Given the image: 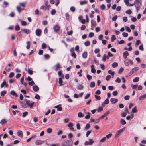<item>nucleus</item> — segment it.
I'll return each instance as SVG.
<instances>
[{"label":"nucleus","mask_w":146,"mask_h":146,"mask_svg":"<svg viewBox=\"0 0 146 146\" xmlns=\"http://www.w3.org/2000/svg\"><path fill=\"white\" fill-rule=\"evenodd\" d=\"M131 87L133 89H135L137 90V85L132 84L131 85Z\"/></svg>","instance_id":"cd10ccee"},{"label":"nucleus","mask_w":146,"mask_h":146,"mask_svg":"<svg viewBox=\"0 0 146 146\" xmlns=\"http://www.w3.org/2000/svg\"><path fill=\"white\" fill-rule=\"evenodd\" d=\"M106 137H104L100 140V142H104L106 140Z\"/></svg>","instance_id":"f704fd0d"},{"label":"nucleus","mask_w":146,"mask_h":146,"mask_svg":"<svg viewBox=\"0 0 146 146\" xmlns=\"http://www.w3.org/2000/svg\"><path fill=\"white\" fill-rule=\"evenodd\" d=\"M122 35L123 37H126L128 36V34L127 33L124 32L122 33Z\"/></svg>","instance_id":"603ef678"},{"label":"nucleus","mask_w":146,"mask_h":146,"mask_svg":"<svg viewBox=\"0 0 146 146\" xmlns=\"http://www.w3.org/2000/svg\"><path fill=\"white\" fill-rule=\"evenodd\" d=\"M7 93V91L5 90L3 91L1 93V95L2 96H4Z\"/></svg>","instance_id":"7c9ffc66"},{"label":"nucleus","mask_w":146,"mask_h":146,"mask_svg":"<svg viewBox=\"0 0 146 146\" xmlns=\"http://www.w3.org/2000/svg\"><path fill=\"white\" fill-rule=\"evenodd\" d=\"M116 39V38H115V36L114 35H112L111 38V41L112 42H113L114 40H115Z\"/></svg>","instance_id":"37998d69"},{"label":"nucleus","mask_w":146,"mask_h":146,"mask_svg":"<svg viewBox=\"0 0 146 146\" xmlns=\"http://www.w3.org/2000/svg\"><path fill=\"white\" fill-rule=\"evenodd\" d=\"M18 136L22 138L23 137L22 131L20 130L18 131L17 132Z\"/></svg>","instance_id":"9b49d317"},{"label":"nucleus","mask_w":146,"mask_h":146,"mask_svg":"<svg viewBox=\"0 0 146 146\" xmlns=\"http://www.w3.org/2000/svg\"><path fill=\"white\" fill-rule=\"evenodd\" d=\"M88 2L86 0H84L83 1H81L80 2V4L81 5H83L86 4Z\"/></svg>","instance_id":"c756f323"},{"label":"nucleus","mask_w":146,"mask_h":146,"mask_svg":"<svg viewBox=\"0 0 146 146\" xmlns=\"http://www.w3.org/2000/svg\"><path fill=\"white\" fill-rule=\"evenodd\" d=\"M130 96L129 95H127L124 97V99L125 100H128L129 99Z\"/></svg>","instance_id":"774afa93"},{"label":"nucleus","mask_w":146,"mask_h":146,"mask_svg":"<svg viewBox=\"0 0 146 146\" xmlns=\"http://www.w3.org/2000/svg\"><path fill=\"white\" fill-rule=\"evenodd\" d=\"M26 3V2L24 3H19V5L20 6L24 7H25V4Z\"/></svg>","instance_id":"4c0bfd02"},{"label":"nucleus","mask_w":146,"mask_h":146,"mask_svg":"<svg viewBox=\"0 0 146 146\" xmlns=\"http://www.w3.org/2000/svg\"><path fill=\"white\" fill-rule=\"evenodd\" d=\"M34 103V102L31 103L30 100L27 99H24L22 103V106L24 108L29 107L30 108H31Z\"/></svg>","instance_id":"f257e3e1"},{"label":"nucleus","mask_w":146,"mask_h":146,"mask_svg":"<svg viewBox=\"0 0 146 146\" xmlns=\"http://www.w3.org/2000/svg\"><path fill=\"white\" fill-rule=\"evenodd\" d=\"M87 55L88 54L87 52H86L85 51L82 54V56L83 58L85 59L86 58H87Z\"/></svg>","instance_id":"a211bd4d"},{"label":"nucleus","mask_w":146,"mask_h":146,"mask_svg":"<svg viewBox=\"0 0 146 146\" xmlns=\"http://www.w3.org/2000/svg\"><path fill=\"white\" fill-rule=\"evenodd\" d=\"M125 28L127 31L129 32H131V30L129 27H128L127 26H125Z\"/></svg>","instance_id":"5fc2aeb1"},{"label":"nucleus","mask_w":146,"mask_h":146,"mask_svg":"<svg viewBox=\"0 0 146 146\" xmlns=\"http://www.w3.org/2000/svg\"><path fill=\"white\" fill-rule=\"evenodd\" d=\"M124 64L125 66H127L129 65V61L128 60L126 59L124 61Z\"/></svg>","instance_id":"72a5a7b5"},{"label":"nucleus","mask_w":146,"mask_h":146,"mask_svg":"<svg viewBox=\"0 0 146 146\" xmlns=\"http://www.w3.org/2000/svg\"><path fill=\"white\" fill-rule=\"evenodd\" d=\"M76 88L78 90H81L83 89V87L82 84H78L77 85Z\"/></svg>","instance_id":"aec40b11"},{"label":"nucleus","mask_w":146,"mask_h":146,"mask_svg":"<svg viewBox=\"0 0 146 146\" xmlns=\"http://www.w3.org/2000/svg\"><path fill=\"white\" fill-rule=\"evenodd\" d=\"M95 84L94 82H90V87L91 88H93L95 86Z\"/></svg>","instance_id":"bb28decb"},{"label":"nucleus","mask_w":146,"mask_h":146,"mask_svg":"<svg viewBox=\"0 0 146 146\" xmlns=\"http://www.w3.org/2000/svg\"><path fill=\"white\" fill-rule=\"evenodd\" d=\"M115 81L117 83H120L121 82V79L119 77H117L115 80Z\"/></svg>","instance_id":"13d9d810"},{"label":"nucleus","mask_w":146,"mask_h":146,"mask_svg":"<svg viewBox=\"0 0 146 146\" xmlns=\"http://www.w3.org/2000/svg\"><path fill=\"white\" fill-rule=\"evenodd\" d=\"M84 44L86 46H89L90 45V41H86L84 43Z\"/></svg>","instance_id":"c9c22d12"},{"label":"nucleus","mask_w":146,"mask_h":146,"mask_svg":"<svg viewBox=\"0 0 146 146\" xmlns=\"http://www.w3.org/2000/svg\"><path fill=\"white\" fill-rule=\"evenodd\" d=\"M60 105H59L56 106H54V108L57 109V110L58 111H61L62 110V107L60 106Z\"/></svg>","instance_id":"f8f14e48"},{"label":"nucleus","mask_w":146,"mask_h":146,"mask_svg":"<svg viewBox=\"0 0 146 146\" xmlns=\"http://www.w3.org/2000/svg\"><path fill=\"white\" fill-rule=\"evenodd\" d=\"M91 27L95 26L97 25V23L96 21L94 20H91Z\"/></svg>","instance_id":"dca6fc26"},{"label":"nucleus","mask_w":146,"mask_h":146,"mask_svg":"<svg viewBox=\"0 0 146 146\" xmlns=\"http://www.w3.org/2000/svg\"><path fill=\"white\" fill-rule=\"evenodd\" d=\"M63 82V81L62 80V78H59V81H58V83L59 84H60V85H59L60 86H62L63 85V84L62 83Z\"/></svg>","instance_id":"393cba45"},{"label":"nucleus","mask_w":146,"mask_h":146,"mask_svg":"<svg viewBox=\"0 0 146 146\" xmlns=\"http://www.w3.org/2000/svg\"><path fill=\"white\" fill-rule=\"evenodd\" d=\"M139 80V77H136L133 80V82H138Z\"/></svg>","instance_id":"79ce46f5"},{"label":"nucleus","mask_w":146,"mask_h":146,"mask_svg":"<svg viewBox=\"0 0 146 146\" xmlns=\"http://www.w3.org/2000/svg\"><path fill=\"white\" fill-rule=\"evenodd\" d=\"M124 69L122 67H121L119 69L118 72V73L119 74H120L123 71Z\"/></svg>","instance_id":"4d7b16f0"},{"label":"nucleus","mask_w":146,"mask_h":146,"mask_svg":"<svg viewBox=\"0 0 146 146\" xmlns=\"http://www.w3.org/2000/svg\"><path fill=\"white\" fill-rule=\"evenodd\" d=\"M146 98V93L141 96H139V100H143Z\"/></svg>","instance_id":"4be33fe9"},{"label":"nucleus","mask_w":146,"mask_h":146,"mask_svg":"<svg viewBox=\"0 0 146 146\" xmlns=\"http://www.w3.org/2000/svg\"><path fill=\"white\" fill-rule=\"evenodd\" d=\"M139 68L138 67L134 68L132 69L131 71L129 73V76H130L132 74H133L134 73L136 72L137 71V70H139Z\"/></svg>","instance_id":"20e7f679"},{"label":"nucleus","mask_w":146,"mask_h":146,"mask_svg":"<svg viewBox=\"0 0 146 146\" xmlns=\"http://www.w3.org/2000/svg\"><path fill=\"white\" fill-rule=\"evenodd\" d=\"M36 34L37 36H40L41 35V31L40 29H37L36 30Z\"/></svg>","instance_id":"1a4fd4ad"},{"label":"nucleus","mask_w":146,"mask_h":146,"mask_svg":"<svg viewBox=\"0 0 146 146\" xmlns=\"http://www.w3.org/2000/svg\"><path fill=\"white\" fill-rule=\"evenodd\" d=\"M125 127H124L117 131L115 136L117 137L119 136L121 133L125 131Z\"/></svg>","instance_id":"7ed1b4c3"},{"label":"nucleus","mask_w":146,"mask_h":146,"mask_svg":"<svg viewBox=\"0 0 146 146\" xmlns=\"http://www.w3.org/2000/svg\"><path fill=\"white\" fill-rule=\"evenodd\" d=\"M105 6L104 4H102L100 6L101 9L103 10H104L105 9Z\"/></svg>","instance_id":"0e129e2a"},{"label":"nucleus","mask_w":146,"mask_h":146,"mask_svg":"<svg viewBox=\"0 0 146 146\" xmlns=\"http://www.w3.org/2000/svg\"><path fill=\"white\" fill-rule=\"evenodd\" d=\"M4 86H5L6 87H7L8 86V84H7L5 80H3V82L1 84V88H3Z\"/></svg>","instance_id":"6e6552de"},{"label":"nucleus","mask_w":146,"mask_h":146,"mask_svg":"<svg viewBox=\"0 0 146 146\" xmlns=\"http://www.w3.org/2000/svg\"><path fill=\"white\" fill-rule=\"evenodd\" d=\"M126 14L130 15L132 13V11L130 9H129L126 11L125 12Z\"/></svg>","instance_id":"8fccbe9b"},{"label":"nucleus","mask_w":146,"mask_h":146,"mask_svg":"<svg viewBox=\"0 0 146 146\" xmlns=\"http://www.w3.org/2000/svg\"><path fill=\"white\" fill-rule=\"evenodd\" d=\"M33 89L35 92H36L39 90V88L37 86H35L33 87Z\"/></svg>","instance_id":"b1692460"},{"label":"nucleus","mask_w":146,"mask_h":146,"mask_svg":"<svg viewBox=\"0 0 146 146\" xmlns=\"http://www.w3.org/2000/svg\"><path fill=\"white\" fill-rule=\"evenodd\" d=\"M44 142L41 140H37L35 141V143L36 145H40L43 143Z\"/></svg>","instance_id":"f3484780"},{"label":"nucleus","mask_w":146,"mask_h":146,"mask_svg":"<svg viewBox=\"0 0 146 146\" xmlns=\"http://www.w3.org/2000/svg\"><path fill=\"white\" fill-rule=\"evenodd\" d=\"M15 29L16 31H19L20 29V27L18 25H17L15 27Z\"/></svg>","instance_id":"09e8293b"},{"label":"nucleus","mask_w":146,"mask_h":146,"mask_svg":"<svg viewBox=\"0 0 146 146\" xmlns=\"http://www.w3.org/2000/svg\"><path fill=\"white\" fill-rule=\"evenodd\" d=\"M10 94L13 96H15V97H17L18 96L17 94L14 90L11 91L10 92Z\"/></svg>","instance_id":"5701e85b"},{"label":"nucleus","mask_w":146,"mask_h":146,"mask_svg":"<svg viewBox=\"0 0 146 146\" xmlns=\"http://www.w3.org/2000/svg\"><path fill=\"white\" fill-rule=\"evenodd\" d=\"M129 55V54L127 51L123 53V56L125 59H126L127 57Z\"/></svg>","instance_id":"2eb2a0df"},{"label":"nucleus","mask_w":146,"mask_h":146,"mask_svg":"<svg viewBox=\"0 0 146 146\" xmlns=\"http://www.w3.org/2000/svg\"><path fill=\"white\" fill-rule=\"evenodd\" d=\"M45 5L46 6L45 10H48L49 9V8L50 7V5H48V2L47 1H46L45 2Z\"/></svg>","instance_id":"6ab92c4d"},{"label":"nucleus","mask_w":146,"mask_h":146,"mask_svg":"<svg viewBox=\"0 0 146 146\" xmlns=\"http://www.w3.org/2000/svg\"><path fill=\"white\" fill-rule=\"evenodd\" d=\"M59 68L60 64L58 63L56 65L54 66L53 68L55 70L57 71Z\"/></svg>","instance_id":"9d476101"},{"label":"nucleus","mask_w":146,"mask_h":146,"mask_svg":"<svg viewBox=\"0 0 146 146\" xmlns=\"http://www.w3.org/2000/svg\"><path fill=\"white\" fill-rule=\"evenodd\" d=\"M141 0H135L134 1V5L136 8L137 11H139L142 5Z\"/></svg>","instance_id":"f03ea898"},{"label":"nucleus","mask_w":146,"mask_h":146,"mask_svg":"<svg viewBox=\"0 0 146 146\" xmlns=\"http://www.w3.org/2000/svg\"><path fill=\"white\" fill-rule=\"evenodd\" d=\"M70 10L72 12H74L75 11V9L74 7H71L70 8Z\"/></svg>","instance_id":"e2e57ef3"},{"label":"nucleus","mask_w":146,"mask_h":146,"mask_svg":"<svg viewBox=\"0 0 146 146\" xmlns=\"http://www.w3.org/2000/svg\"><path fill=\"white\" fill-rule=\"evenodd\" d=\"M16 9L20 13L21 11V9L20 7L19 6H17L16 7Z\"/></svg>","instance_id":"de8ad7c7"},{"label":"nucleus","mask_w":146,"mask_h":146,"mask_svg":"<svg viewBox=\"0 0 146 146\" xmlns=\"http://www.w3.org/2000/svg\"><path fill=\"white\" fill-rule=\"evenodd\" d=\"M91 121H90V122H93L95 123H97L99 122V119H90Z\"/></svg>","instance_id":"ddd939ff"},{"label":"nucleus","mask_w":146,"mask_h":146,"mask_svg":"<svg viewBox=\"0 0 146 146\" xmlns=\"http://www.w3.org/2000/svg\"><path fill=\"white\" fill-rule=\"evenodd\" d=\"M132 112L134 113H136L137 111V107L136 106H135L134 107L132 110Z\"/></svg>","instance_id":"e433bc0d"},{"label":"nucleus","mask_w":146,"mask_h":146,"mask_svg":"<svg viewBox=\"0 0 146 146\" xmlns=\"http://www.w3.org/2000/svg\"><path fill=\"white\" fill-rule=\"evenodd\" d=\"M56 13V10L54 9L52 10L50 12L51 14L53 15L55 14Z\"/></svg>","instance_id":"052dcab7"},{"label":"nucleus","mask_w":146,"mask_h":146,"mask_svg":"<svg viewBox=\"0 0 146 146\" xmlns=\"http://www.w3.org/2000/svg\"><path fill=\"white\" fill-rule=\"evenodd\" d=\"M111 78V76L110 75H108L106 77V80L107 81H109L110 79Z\"/></svg>","instance_id":"69168bd1"},{"label":"nucleus","mask_w":146,"mask_h":146,"mask_svg":"<svg viewBox=\"0 0 146 146\" xmlns=\"http://www.w3.org/2000/svg\"><path fill=\"white\" fill-rule=\"evenodd\" d=\"M142 89V87L141 85H139L138 86H137V90H141Z\"/></svg>","instance_id":"680f3d73"},{"label":"nucleus","mask_w":146,"mask_h":146,"mask_svg":"<svg viewBox=\"0 0 146 146\" xmlns=\"http://www.w3.org/2000/svg\"><path fill=\"white\" fill-rule=\"evenodd\" d=\"M66 20L68 21H69L70 18V15L68 13H66Z\"/></svg>","instance_id":"a18cd8bd"},{"label":"nucleus","mask_w":146,"mask_h":146,"mask_svg":"<svg viewBox=\"0 0 146 146\" xmlns=\"http://www.w3.org/2000/svg\"><path fill=\"white\" fill-rule=\"evenodd\" d=\"M21 31L22 32L27 34H29L31 33V31L29 29H21Z\"/></svg>","instance_id":"39448f33"},{"label":"nucleus","mask_w":146,"mask_h":146,"mask_svg":"<svg viewBox=\"0 0 146 146\" xmlns=\"http://www.w3.org/2000/svg\"><path fill=\"white\" fill-rule=\"evenodd\" d=\"M21 24L23 26H25L27 25V23L25 21H21Z\"/></svg>","instance_id":"864d4df0"},{"label":"nucleus","mask_w":146,"mask_h":146,"mask_svg":"<svg viewBox=\"0 0 146 146\" xmlns=\"http://www.w3.org/2000/svg\"><path fill=\"white\" fill-rule=\"evenodd\" d=\"M86 77L88 79V80L89 81L91 80L92 78V76H91L89 74L87 75Z\"/></svg>","instance_id":"ea45409f"},{"label":"nucleus","mask_w":146,"mask_h":146,"mask_svg":"<svg viewBox=\"0 0 146 146\" xmlns=\"http://www.w3.org/2000/svg\"><path fill=\"white\" fill-rule=\"evenodd\" d=\"M60 28V26L57 24L55 25L53 27L54 31L55 32H58Z\"/></svg>","instance_id":"423d86ee"},{"label":"nucleus","mask_w":146,"mask_h":146,"mask_svg":"<svg viewBox=\"0 0 146 146\" xmlns=\"http://www.w3.org/2000/svg\"><path fill=\"white\" fill-rule=\"evenodd\" d=\"M42 48L43 49H44L47 46H46V44L45 43H43L42 44Z\"/></svg>","instance_id":"bf43d9fd"},{"label":"nucleus","mask_w":146,"mask_h":146,"mask_svg":"<svg viewBox=\"0 0 146 146\" xmlns=\"http://www.w3.org/2000/svg\"><path fill=\"white\" fill-rule=\"evenodd\" d=\"M23 115H22V117H25L28 114V112H27L26 111L24 112H23Z\"/></svg>","instance_id":"c03bdc74"},{"label":"nucleus","mask_w":146,"mask_h":146,"mask_svg":"<svg viewBox=\"0 0 146 146\" xmlns=\"http://www.w3.org/2000/svg\"><path fill=\"white\" fill-rule=\"evenodd\" d=\"M120 122L122 125H125L126 124V122L123 119H121L120 120Z\"/></svg>","instance_id":"c85d7f7f"},{"label":"nucleus","mask_w":146,"mask_h":146,"mask_svg":"<svg viewBox=\"0 0 146 146\" xmlns=\"http://www.w3.org/2000/svg\"><path fill=\"white\" fill-rule=\"evenodd\" d=\"M118 64L117 63L114 62L112 64V66L113 68H115L116 66H117Z\"/></svg>","instance_id":"58836bf2"},{"label":"nucleus","mask_w":146,"mask_h":146,"mask_svg":"<svg viewBox=\"0 0 146 146\" xmlns=\"http://www.w3.org/2000/svg\"><path fill=\"white\" fill-rule=\"evenodd\" d=\"M7 122V121H6L5 119H2L1 120L0 123L1 124L3 125L6 123Z\"/></svg>","instance_id":"3c124183"},{"label":"nucleus","mask_w":146,"mask_h":146,"mask_svg":"<svg viewBox=\"0 0 146 146\" xmlns=\"http://www.w3.org/2000/svg\"><path fill=\"white\" fill-rule=\"evenodd\" d=\"M91 72L92 73H95L96 72V70L94 68V65H92L91 66Z\"/></svg>","instance_id":"412c9836"},{"label":"nucleus","mask_w":146,"mask_h":146,"mask_svg":"<svg viewBox=\"0 0 146 146\" xmlns=\"http://www.w3.org/2000/svg\"><path fill=\"white\" fill-rule=\"evenodd\" d=\"M14 74H15L14 72H11L9 75V77L10 78H12L14 76Z\"/></svg>","instance_id":"49530a36"},{"label":"nucleus","mask_w":146,"mask_h":146,"mask_svg":"<svg viewBox=\"0 0 146 146\" xmlns=\"http://www.w3.org/2000/svg\"><path fill=\"white\" fill-rule=\"evenodd\" d=\"M110 101L112 104H114L118 102V100L117 99L111 98L110 99Z\"/></svg>","instance_id":"4468645a"},{"label":"nucleus","mask_w":146,"mask_h":146,"mask_svg":"<svg viewBox=\"0 0 146 146\" xmlns=\"http://www.w3.org/2000/svg\"><path fill=\"white\" fill-rule=\"evenodd\" d=\"M108 73L109 74H111L112 76H113L115 74V72L114 71L111 72V70H109L108 71Z\"/></svg>","instance_id":"473e14b6"},{"label":"nucleus","mask_w":146,"mask_h":146,"mask_svg":"<svg viewBox=\"0 0 146 146\" xmlns=\"http://www.w3.org/2000/svg\"><path fill=\"white\" fill-rule=\"evenodd\" d=\"M65 142L68 145V146H71L73 143V141L72 139L67 140Z\"/></svg>","instance_id":"0eeeda50"},{"label":"nucleus","mask_w":146,"mask_h":146,"mask_svg":"<svg viewBox=\"0 0 146 146\" xmlns=\"http://www.w3.org/2000/svg\"><path fill=\"white\" fill-rule=\"evenodd\" d=\"M84 115L81 112H80L78 113V117L79 118H82L83 117Z\"/></svg>","instance_id":"2f4dec72"},{"label":"nucleus","mask_w":146,"mask_h":146,"mask_svg":"<svg viewBox=\"0 0 146 146\" xmlns=\"http://www.w3.org/2000/svg\"><path fill=\"white\" fill-rule=\"evenodd\" d=\"M90 127V125L89 124L87 123L86 124V126L85 127V128L86 129H89Z\"/></svg>","instance_id":"338daca9"},{"label":"nucleus","mask_w":146,"mask_h":146,"mask_svg":"<svg viewBox=\"0 0 146 146\" xmlns=\"http://www.w3.org/2000/svg\"><path fill=\"white\" fill-rule=\"evenodd\" d=\"M118 16L117 15H115L112 18V20L114 21H116V19L117 18Z\"/></svg>","instance_id":"6e6d98bb"},{"label":"nucleus","mask_w":146,"mask_h":146,"mask_svg":"<svg viewBox=\"0 0 146 146\" xmlns=\"http://www.w3.org/2000/svg\"><path fill=\"white\" fill-rule=\"evenodd\" d=\"M141 41L139 40H137L136 41V42L135 44V46L137 47L138 45L140 43Z\"/></svg>","instance_id":"a878e982"},{"label":"nucleus","mask_w":146,"mask_h":146,"mask_svg":"<svg viewBox=\"0 0 146 146\" xmlns=\"http://www.w3.org/2000/svg\"><path fill=\"white\" fill-rule=\"evenodd\" d=\"M26 43L27 44V45L26 46V48L27 49H29L30 48V42L29 41H27L26 42Z\"/></svg>","instance_id":"a19ab883"}]
</instances>
